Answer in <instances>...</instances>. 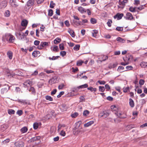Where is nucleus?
Masks as SVG:
<instances>
[{
  "label": "nucleus",
  "mask_w": 147,
  "mask_h": 147,
  "mask_svg": "<svg viewBox=\"0 0 147 147\" xmlns=\"http://www.w3.org/2000/svg\"><path fill=\"white\" fill-rule=\"evenodd\" d=\"M40 139V137L39 136L32 138L29 141L33 143L29 145L28 147H40L41 141Z\"/></svg>",
  "instance_id": "1"
},
{
  "label": "nucleus",
  "mask_w": 147,
  "mask_h": 147,
  "mask_svg": "<svg viewBox=\"0 0 147 147\" xmlns=\"http://www.w3.org/2000/svg\"><path fill=\"white\" fill-rule=\"evenodd\" d=\"M94 123V121H91L87 123H85L84 124V126L85 127H87L91 126L92 124Z\"/></svg>",
  "instance_id": "18"
},
{
  "label": "nucleus",
  "mask_w": 147,
  "mask_h": 147,
  "mask_svg": "<svg viewBox=\"0 0 147 147\" xmlns=\"http://www.w3.org/2000/svg\"><path fill=\"white\" fill-rule=\"evenodd\" d=\"M68 32L69 33L70 35L72 37H74L75 36V33L74 31L70 28H69Z\"/></svg>",
  "instance_id": "17"
},
{
  "label": "nucleus",
  "mask_w": 147,
  "mask_h": 147,
  "mask_svg": "<svg viewBox=\"0 0 147 147\" xmlns=\"http://www.w3.org/2000/svg\"><path fill=\"white\" fill-rule=\"evenodd\" d=\"M129 105L131 107H133L134 106V103L133 100L131 98L129 99Z\"/></svg>",
  "instance_id": "22"
},
{
  "label": "nucleus",
  "mask_w": 147,
  "mask_h": 147,
  "mask_svg": "<svg viewBox=\"0 0 147 147\" xmlns=\"http://www.w3.org/2000/svg\"><path fill=\"white\" fill-rule=\"evenodd\" d=\"M98 33V31L96 30H93L92 32V35L93 37H96L97 34Z\"/></svg>",
  "instance_id": "24"
},
{
  "label": "nucleus",
  "mask_w": 147,
  "mask_h": 147,
  "mask_svg": "<svg viewBox=\"0 0 147 147\" xmlns=\"http://www.w3.org/2000/svg\"><path fill=\"white\" fill-rule=\"evenodd\" d=\"M14 144L16 147H24V143L21 141H19L15 142Z\"/></svg>",
  "instance_id": "6"
},
{
  "label": "nucleus",
  "mask_w": 147,
  "mask_h": 147,
  "mask_svg": "<svg viewBox=\"0 0 147 147\" xmlns=\"http://www.w3.org/2000/svg\"><path fill=\"white\" fill-rule=\"evenodd\" d=\"M65 85L63 84H61L58 86V88L59 89H62Z\"/></svg>",
  "instance_id": "62"
},
{
  "label": "nucleus",
  "mask_w": 147,
  "mask_h": 147,
  "mask_svg": "<svg viewBox=\"0 0 147 147\" xmlns=\"http://www.w3.org/2000/svg\"><path fill=\"white\" fill-rule=\"evenodd\" d=\"M56 82V80H55V79L54 78H52L51 79L49 80V84L51 85H52L53 84L55 83Z\"/></svg>",
  "instance_id": "23"
},
{
  "label": "nucleus",
  "mask_w": 147,
  "mask_h": 147,
  "mask_svg": "<svg viewBox=\"0 0 147 147\" xmlns=\"http://www.w3.org/2000/svg\"><path fill=\"white\" fill-rule=\"evenodd\" d=\"M80 89L79 88L78 86L77 87H74L72 88V92H77L78 91L79 89Z\"/></svg>",
  "instance_id": "57"
},
{
  "label": "nucleus",
  "mask_w": 147,
  "mask_h": 147,
  "mask_svg": "<svg viewBox=\"0 0 147 147\" xmlns=\"http://www.w3.org/2000/svg\"><path fill=\"white\" fill-rule=\"evenodd\" d=\"M10 14V12L9 10H7L6 11L5 13H4V15L5 17H8L9 16Z\"/></svg>",
  "instance_id": "39"
},
{
  "label": "nucleus",
  "mask_w": 147,
  "mask_h": 147,
  "mask_svg": "<svg viewBox=\"0 0 147 147\" xmlns=\"http://www.w3.org/2000/svg\"><path fill=\"white\" fill-rule=\"evenodd\" d=\"M33 128L34 129H36L38 127V124L37 123H34L33 125Z\"/></svg>",
  "instance_id": "47"
},
{
  "label": "nucleus",
  "mask_w": 147,
  "mask_h": 147,
  "mask_svg": "<svg viewBox=\"0 0 147 147\" xmlns=\"http://www.w3.org/2000/svg\"><path fill=\"white\" fill-rule=\"evenodd\" d=\"M15 112V111L12 109H9L8 110V113L10 115L14 114Z\"/></svg>",
  "instance_id": "34"
},
{
  "label": "nucleus",
  "mask_w": 147,
  "mask_h": 147,
  "mask_svg": "<svg viewBox=\"0 0 147 147\" xmlns=\"http://www.w3.org/2000/svg\"><path fill=\"white\" fill-rule=\"evenodd\" d=\"M16 101H18L19 102H20L21 103H23V104H27V103L26 102V100H20L18 99V100Z\"/></svg>",
  "instance_id": "35"
},
{
  "label": "nucleus",
  "mask_w": 147,
  "mask_h": 147,
  "mask_svg": "<svg viewBox=\"0 0 147 147\" xmlns=\"http://www.w3.org/2000/svg\"><path fill=\"white\" fill-rule=\"evenodd\" d=\"M145 82L144 80L142 79H140L139 82V84L140 85H143Z\"/></svg>",
  "instance_id": "63"
},
{
  "label": "nucleus",
  "mask_w": 147,
  "mask_h": 147,
  "mask_svg": "<svg viewBox=\"0 0 147 147\" xmlns=\"http://www.w3.org/2000/svg\"><path fill=\"white\" fill-rule=\"evenodd\" d=\"M0 4L2 7H5L7 5V2L6 1H3L0 3Z\"/></svg>",
  "instance_id": "20"
},
{
  "label": "nucleus",
  "mask_w": 147,
  "mask_h": 147,
  "mask_svg": "<svg viewBox=\"0 0 147 147\" xmlns=\"http://www.w3.org/2000/svg\"><path fill=\"white\" fill-rule=\"evenodd\" d=\"M90 113V112L87 110H86L84 111L83 112V115L84 116H87Z\"/></svg>",
  "instance_id": "38"
},
{
  "label": "nucleus",
  "mask_w": 147,
  "mask_h": 147,
  "mask_svg": "<svg viewBox=\"0 0 147 147\" xmlns=\"http://www.w3.org/2000/svg\"><path fill=\"white\" fill-rule=\"evenodd\" d=\"M28 128L26 127H23L20 129V131L22 133H24L28 131Z\"/></svg>",
  "instance_id": "21"
},
{
  "label": "nucleus",
  "mask_w": 147,
  "mask_h": 147,
  "mask_svg": "<svg viewBox=\"0 0 147 147\" xmlns=\"http://www.w3.org/2000/svg\"><path fill=\"white\" fill-rule=\"evenodd\" d=\"M6 87L2 88L1 90V93L3 94L7 92L9 89L10 87L8 85H6Z\"/></svg>",
  "instance_id": "9"
},
{
  "label": "nucleus",
  "mask_w": 147,
  "mask_h": 147,
  "mask_svg": "<svg viewBox=\"0 0 147 147\" xmlns=\"http://www.w3.org/2000/svg\"><path fill=\"white\" fill-rule=\"evenodd\" d=\"M45 98L47 100L50 101H52L53 100V98L51 97L48 95H47L45 96Z\"/></svg>",
  "instance_id": "44"
},
{
  "label": "nucleus",
  "mask_w": 147,
  "mask_h": 147,
  "mask_svg": "<svg viewBox=\"0 0 147 147\" xmlns=\"http://www.w3.org/2000/svg\"><path fill=\"white\" fill-rule=\"evenodd\" d=\"M118 65V63L116 62L115 63H111L109 64L108 68L110 69L116 67Z\"/></svg>",
  "instance_id": "10"
},
{
  "label": "nucleus",
  "mask_w": 147,
  "mask_h": 147,
  "mask_svg": "<svg viewBox=\"0 0 147 147\" xmlns=\"http://www.w3.org/2000/svg\"><path fill=\"white\" fill-rule=\"evenodd\" d=\"M28 21L26 19H24L21 22V25L22 26L26 27L28 24Z\"/></svg>",
  "instance_id": "12"
},
{
  "label": "nucleus",
  "mask_w": 147,
  "mask_h": 147,
  "mask_svg": "<svg viewBox=\"0 0 147 147\" xmlns=\"http://www.w3.org/2000/svg\"><path fill=\"white\" fill-rule=\"evenodd\" d=\"M10 76H11L12 77H14L16 76H23V74L21 71L19 70H16L13 74H11Z\"/></svg>",
  "instance_id": "4"
},
{
  "label": "nucleus",
  "mask_w": 147,
  "mask_h": 147,
  "mask_svg": "<svg viewBox=\"0 0 147 147\" xmlns=\"http://www.w3.org/2000/svg\"><path fill=\"white\" fill-rule=\"evenodd\" d=\"M125 19L131 20L134 18L132 14L130 12H127L126 14V16L124 17Z\"/></svg>",
  "instance_id": "5"
},
{
  "label": "nucleus",
  "mask_w": 147,
  "mask_h": 147,
  "mask_svg": "<svg viewBox=\"0 0 147 147\" xmlns=\"http://www.w3.org/2000/svg\"><path fill=\"white\" fill-rule=\"evenodd\" d=\"M136 7H134L132 6L130 7L129 8V10L132 12H138L139 11L138 10L136 9Z\"/></svg>",
  "instance_id": "14"
},
{
  "label": "nucleus",
  "mask_w": 147,
  "mask_h": 147,
  "mask_svg": "<svg viewBox=\"0 0 147 147\" xmlns=\"http://www.w3.org/2000/svg\"><path fill=\"white\" fill-rule=\"evenodd\" d=\"M53 14V11L52 9L49 10L48 15L49 16H52Z\"/></svg>",
  "instance_id": "51"
},
{
  "label": "nucleus",
  "mask_w": 147,
  "mask_h": 147,
  "mask_svg": "<svg viewBox=\"0 0 147 147\" xmlns=\"http://www.w3.org/2000/svg\"><path fill=\"white\" fill-rule=\"evenodd\" d=\"M124 16V14L123 13H117L116 15L114 16V19L117 18L118 20L121 19L122 17Z\"/></svg>",
  "instance_id": "8"
},
{
  "label": "nucleus",
  "mask_w": 147,
  "mask_h": 147,
  "mask_svg": "<svg viewBox=\"0 0 147 147\" xmlns=\"http://www.w3.org/2000/svg\"><path fill=\"white\" fill-rule=\"evenodd\" d=\"M59 48L60 50H63L64 49V44L63 43H61L59 45Z\"/></svg>",
  "instance_id": "54"
},
{
  "label": "nucleus",
  "mask_w": 147,
  "mask_h": 147,
  "mask_svg": "<svg viewBox=\"0 0 147 147\" xmlns=\"http://www.w3.org/2000/svg\"><path fill=\"white\" fill-rule=\"evenodd\" d=\"M7 54L8 56V57L9 58L11 59L13 57V53L12 52L10 51H8L7 53Z\"/></svg>",
  "instance_id": "26"
},
{
  "label": "nucleus",
  "mask_w": 147,
  "mask_h": 147,
  "mask_svg": "<svg viewBox=\"0 0 147 147\" xmlns=\"http://www.w3.org/2000/svg\"><path fill=\"white\" fill-rule=\"evenodd\" d=\"M79 114L77 112H74V113L71 114V117L73 118H75Z\"/></svg>",
  "instance_id": "41"
},
{
  "label": "nucleus",
  "mask_w": 147,
  "mask_h": 147,
  "mask_svg": "<svg viewBox=\"0 0 147 147\" xmlns=\"http://www.w3.org/2000/svg\"><path fill=\"white\" fill-rule=\"evenodd\" d=\"M34 4V0H29L27 2V5L29 8Z\"/></svg>",
  "instance_id": "13"
},
{
  "label": "nucleus",
  "mask_w": 147,
  "mask_h": 147,
  "mask_svg": "<svg viewBox=\"0 0 147 147\" xmlns=\"http://www.w3.org/2000/svg\"><path fill=\"white\" fill-rule=\"evenodd\" d=\"M90 22L92 24H95L97 22V20L95 18H92L90 20Z\"/></svg>",
  "instance_id": "30"
},
{
  "label": "nucleus",
  "mask_w": 147,
  "mask_h": 147,
  "mask_svg": "<svg viewBox=\"0 0 147 147\" xmlns=\"http://www.w3.org/2000/svg\"><path fill=\"white\" fill-rule=\"evenodd\" d=\"M145 7V5H141L139 7H137L136 9L139 10H141L142 9H144Z\"/></svg>",
  "instance_id": "49"
},
{
  "label": "nucleus",
  "mask_w": 147,
  "mask_h": 147,
  "mask_svg": "<svg viewBox=\"0 0 147 147\" xmlns=\"http://www.w3.org/2000/svg\"><path fill=\"white\" fill-rule=\"evenodd\" d=\"M48 43H50V42L42 41L40 43L41 45L43 48L45 47L48 46Z\"/></svg>",
  "instance_id": "19"
},
{
  "label": "nucleus",
  "mask_w": 147,
  "mask_h": 147,
  "mask_svg": "<svg viewBox=\"0 0 147 147\" xmlns=\"http://www.w3.org/2000/svg\"><path fill=\"white\" fill-rule=\"evenodd\" d=\"M62 108H63L64 110L66 111L67 110V107L66 105L64 104H63L61 106Z\"/></svg>",
  "instance_id": "64"
},
{
  "label": "nucleus",
  "mask_w": 147,
  "mask_h": 147,
  "mask_svg": "<svg viewBox=\"0 0 147 147\" xmlns=\"http://www.w3.org/2000/svg\"><path fill=\"white\" fill-rule=\"evenodd\" d=\"M123 27H117L116 28V30L119 31H121L123 30Z\"/></svg>",
  "instance_id": "58"
},
{
  "label": "nucleus",
  "mask_w": 147,
  "mask_h": 147,
  "mask_svg": "<svg viewBox=\"0 0 147 147\" xmlns=\"http://www.w3.org/2000/svg\"><path fill=\"white\" fill-rule=\"evenodd\" d=\"M60 54L63 57H64L66 54V52L65 51H61L60 52Z\"/></svg>",
  "instance_id": "61"
},
{
  "label": "nucleus",
  "mask_w": 147,
  "mask_h": 147,
  "mask_svg": "<svg viewBox=\"0 0 147 147\" xmlns=\"http://www.w3.org/2000/svg\"><path fill=\"white\" fill-rule=\"evenodd\" d=\"M52 51H54L58 52L59 51V49L58 47L57 46H55L54 47Z\"/></svg>",
  "instance_id": "48"
},
{
  "label": "nucleus",
  "mask_w": 147,
  "mask_h": 147,
  "mask_svg": "<svg viewBox=\"0 0 147 147\" xmlns=\"http://www.w3.org/2000/svg\"><path fill=\"white\" fill-rule=\"evenodd\" d=\"M78 10L82 13H84L86 12V10L83 7L80 6L78 7Z\"/></svg>",
  "instance_id": "15"
},
{
  "label": "nucleus",
  "mask_w": 147,
  "mask_h": 147,
  "mask_svg": "<svg viewBox=\"0 0 147 147\" xmlns=\"http://www.w3.org/2000/svg\"><path fill=\"white\" fill-rule=\"evenodd\" d=\"M3 38L9 43H13L15 39V37L10 34H6L4 36Z\"/></svg>",
  "instance_id": "2"
},
{
  "label": "nucleus",
  "mask_w": 147,
  "mask_h": 147,
  "mask_svg": "<svg viewBox=\"0 0 147 147\" xmlns=\"http://www.w3.org/2000/svg\"><path fill=\"white\" fill-rule=\"evenodd\" d=\"M112 22L111 20H108V22L107 23V25L109 27H111V23H112Z\"/></svg>",
  "instance_id": "55"
},
{
  "label": "nucleus",
  "mask_w": 147,
  "mask_h": 147,
  "mask_svg": "<svg viewBox=\"0 0 147 147\" xmlns=\"http://www.w3.org/2000/svg\"><path fill=\"white\" fill-rule=\"evenodd\" d=\"M88 86V84H84L80 85L78 86V87L79 88V89L81 88H87Z\"/></svg>",
  "instance_id": "31"
},
{
  "label": "nucleus",
  "mask_w": 147,
  "mask_h": 147,
  "mask_svg": "<svg viewBox=\"0 0 147 147\" xmlns=\"http://www.w3.org/2000/svg\"><path fill=\"white\" fill-rule=\"evenodd\" d=\"M10 3H11V5L13 7H16L18 6L17 4L16 0H10Z\"/></svg>",
  "instance_id": "11"
},
{
  "label": "nucleus",
  "mask_w": 147,
  "mask_h": 147,
  "mask_svg": "<svg viewBox=\"0 0 147 147\" xmlns=\"http://www.w3.org/2000/svg\"><path fill=\"white\" fill-rule=\"evenodd\" d=\"M115 114L119 117L120 118H123L124 117L121 116V113H119L118 112H116Z\"/></svg>",
  "instance_id": "42"
},
{
  "label": "nucleus",
  "mask_w": 147,
  "mask_h": 147,
  "mask_svg": "<svg viewBox=\"0 0 147 147\" xmlns=\"http://www.w3.org/2000/svg\"><path fill=\"white\" fill-rule=\"evenodd\" d=\"M99 90L100 92H103L105 90V88L104 86H99Z\"/></svg>",
  "instance_id": "50"
},
{
  "label": "nucleus",
  "mask_w": 147,
  "mask_h": 147,
  "mask_svg": "<svg viewBox=\"0 0 147 147\" xmlns=\"http://www.w3.org/2000/svg\"><path fill=\"white\" fill-rule=\"evenodd\" d=\"M55 4L53 3V1H51L50 2V7L51 8H53L55 6Z\"/></svg>",
  "instance_id": "46"
},
{
  "label": "nucleus",
  "mask_w": 147,
  "mask_h": 147,
  "mask_svg": "<svg viewBox=\"0 0 147 147\" xmlns=\"http://www.w3.org/2000/svg\"><path fill=\"white\" fill-rule=\"evenodd\" d=\"M10 141V139L7 138V139L4 140V141L2 142V144H6V143L9 142Z\"/></svg>",
  "instance_id": "59"
},
{
  "label": "nucleus",
  "mask_w": 147,
  "mask_h": 147,
  "mask_svg": "<svg viewBox=\"0 0 147 147\" xmlns=\"http://www.w3.org/2000/svg\"><path fill=\"white\" fill-rule=\"evenodd\" d=\"M59 56H53L52 57H49V60H54L56 59H57L59 57Z\"/></svg>",
  "instance_id": "40"
},
{
  "label": "nucleus",
  "mask_w": 147,
  "mask_h": 147,
  "mask_svg": "<svg viewBox=\"0 0 147 147\" xmlns=\"http://www.w3.org/2000/svg\"><path fill=\"white\" fill-rule=\"evenodd\" d=\"M126 68L127 70L125 71H127V70H132L133 69V67L131 66H128L126 67Z\"/></svg>",
  "instance_id": "60"
},
{
  "label": "nucleus",
  "mask_w": 147,
  "mask_h": 147,
  "mask_svg": "<svg viewBox=\"0 0 147 147\" xmlns=\"http://www.w3.org/2000/svg\"><path fill=\"white\" fill-rule=\"evenodd\" d=\"M40 52L38 51H35L32 53V55L34 57H37L38 55L39 56Z\"/></svg>",
  "instance_id": "16"
},
{
  "label": "nucleus",
  "mask_w": 147,
  "mask_h": 147,
  "mask_svg": "<svg viewBox=\"0 0 147 147\" xmlns=\"http://www.w3.org/2000/svg\"><path fill=\"white\" fill-rule=\"evenodd\" d=\"M27 84L31 86L32 85V82L28 80H27L24 83V85H27Z\"/></svg>",
  "instance_id": "36"
},
{
  "label": "nucleus",
  "mask_w": 147,
  "mask_h": 147,
  "mask_svg": "<svg viewBox=\"0 0 147 147\" xmlns=\"http://www.w3.org/2000/svg\"><path fill=\"white\" fill-rule=\"evenodd\" d=\"M84 62V61L81 60L78 61L77 62V65L78 66H80L82 65Z\"/></svg>",
  "instance_id": "45"
},
{
  "label": "nucleus",
  "mask_w": 147,
  "mask_h": 147,
  "mask_svg": "<svg viewBox=\"0 0 147 147\" xmlns=\"http://www.w3.org/2000/svg\"><path fill=\"white\" fill-rule=\"evenodd\" d=\"M116 40L117 41L122 43H124L125 42V40L119 37L117 38Z\"/></svg>",
  "instance_id": "33"
},
{
  "label": "nucleus",
  "mask_w": 147,
  "mask_h": 147,
  "mask_svg": "<svg viewBox=\"0 0 147 147\" xmlns=\"http://www.w3.org/2000/svg\"><path fill=\"white\" fill-rule=\"evenodd\" d=\"M88 90H90L91 92H96L97 91V89L96 88H93L92 87L90 86L87 88Z\"/></svg>",
  "instance_id": "32"
},
{
  "label": "nucleus",
  "mask_w": 147,
  "mask_h": 147,
  "mask_svg": "<svg viewBox=\"0 0 147 147\" xmlns=\"http://www.w3.org/2000/svg\"><path fill=\"white\" fill-rule=\"evenodd\" d=\"M135 127V125L134 124H131L129 125H127L126 128L128 130H129Z\"/></svg>",
  "instance_id": "27"
},
{
  "label": "nucleus",
  "mask_w": 147,
  "mask_h": 147,
  "mask_svg": "<svg viewBox=\"0 0 147 147\" xmlns=\"http://www.w3.org/2000/svg\"><path fill=\"white\" fill-rule=\"evenodd\" d=\"M124 61L125 62H128V61H129V57L128 54L125 57L123 58Z\"/></svg>",
  "instance_id": "37"
},
{
  "label": "nucleus",
  "mask_w": 147,
  "mask_h": 147,
  "mask_svg": "<svg viewBox=\"0 0 147 147\" xmlns=\"http://www.w3.org/2000/svg\"><path fill=\"white\" fill-rule=\"evenodd\" d=\"M80 100L79 102H82L83 101H85V99L84 98V96H81L80 97Z\"/></svg>",
  "instance_id": "53"
},
{
  "label": "nucleus",
  "mask_w": 147,
  "mask_h": 147,
  "mask_svg": "<svg viewBox=\"0 0 147 147\" xmlns=\"http://www.w3.org/2000/svg\"><path fill=\"white\" fill-rule=\"evenodd\" d=\"M80 47V45H76L74 47L73 49L74 50L78 51L79 50Z\"/></svg>",
  "instance_id": "52"
},
{
  "label": "nucleus",
  "mask_w": 147,
  "mask_h": 147,
  "mask_svg": "<svg viewBox=\"0 0 147 147\" xmlns=\"http://www.w3.org/2000/svg\"><path fill=\"white\" fill-rule=\"evenodd\" d=\"M109 115V113L106 111H104L101 112L100 113V115L101 117H103L104 118H106Z\"/></svg>",
  "instance_id": "7"
},
{
  "label": "nucleus",
  "mask_w": 147,
  "mask_h": 147,
  "mask_svg": "<svg viewBox=\"0 0 147 147\" xmlns=\"http://www.w3.org/2000/svg\"><path fill=\"white\" fill-rule=\"evenodd\" d=\"M128 1V0H119V5L117 6L118 8L123 9L125 7V4L127 3Z\"/></svg>",
  "instance_id": "3"
},
{
  "label": "nucleus",
  "mask_w": 147,
  "mask_h": 147,
  "mask_svg": "<svg viewBox=\"0 0 147 147\" xmlns=\"http://www.w3.org/2000/svg\"><path fill=\"white\" fill-rule=\"evenodd\" d=\"M140 65L142 68H145L147 67V63L142 62L140 64Z\"/></svg>",
  "instance_id": "28"
},
{
  "label": "nucleus",
  "mask_w": 147,
  "mask_h": 147,
  "mask_svg": "<svg viewBox=\"0 0 147 147\" xmlns=\"http://www.w3.org/2000/svg\"><path fill=\"white\" fill-rule=\"evenodd\" d=\"M81 131L80 130L78 129L77 130H75L74 131H73V133L74 135H77L78 134L80 133Z\"/></svg>",
  "instance_id": "43"
},
{
  "label": "nucleus",
  "mask_w": 147,
  "mask_h": 147,
  "mask_svg": "<svg viewBox=\"0 0 147 147\" xmlns=\"http://www.w3.org/2000/svg\"><path fill=\"white\" fill-rule=\"evenodd\" d=\"M30 92H31L32 94L34 95H35L36 91L35 89L33 87H30L29 90Z\"/></svg>",
  "instance_id": "25"
},
{
  "label": "nucleus",
  "mask_w": 147,
  "mask_h": 147,
  "mask_svg": "<svg viewBox=\"0 0 147 147\" xmlns=\"http://www.w3.org/2000/svg\"><path fill=\"white\" fill-rule=\"evenodd\" d=\"M61 40V39L60 38L58 37L57 38L54 40V43L55 44H57L59 43Z\"/></svg>",
  "instance_id": "29"
},
{
  "label": "nucleus",
  "mask_w": 147,
  "mask_h": 147,
  "mask_svg": "<svg viewBox=\"0 0 147 147\" xmlns=\"http://www.w3.org/2000/svg\"><path fill=\"white\" fill-rule=\"evenodd\" d=\"M16 113L17 114L19 115V116H21L23 113V111L22 110H18L17 112Z\"/></svg>",
  "instance_id": "56"
}]
</instances>
